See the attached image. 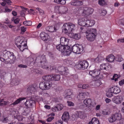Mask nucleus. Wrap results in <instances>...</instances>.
<instances>
[{"label": "nucleus", "instance_id": "32", "mask_svg": "<svg viewBox=\"0 0 124 124\" xmlns=\"http://www.w3.org/2000/svg\"><path fill=\"white\" fill-rule=\"evenodd\" d=\"M87 27H91L94 25L95 23V22L93 20H89L87 19Z\"/></svg>", "mask_w": 124, "mask_h": 124}, {"label": "nucleus", "instance_id": "42", "mask_svg": "<svg viewBox=\"0 0 124 124\" xmlns=\"http://www.w3.org/2000/svg\"><path fill=\"white\" fill-rule=\"evenodd\" d=\"M40 97L38 96L34 95L33 96L31 97V100H33L35 101H39V98Z\"/></svg>", "mask_w": 124, "mask_h": 124}, {"label": "nucleus", "instance_id": "37", "mask_svg": "<svg viewBox=\"0 0 124 124\" xmlns=\"http://www.w3.org/2000/svg\"><path fill=\"white\" fill-rule=\"evenodd\" d=\"M26 99V98H20L18 99H17V100L14 101L12 104V105H16L18 104L21 101H22L24 99Z\"/></svg>", "mask_w": 124, "mask_h": 124}, {"label": "nucleus", "instance_id": "61", "mask_svg": "<svg viewBox=\"0 0 124 124\" xmlns=\"http://www.w3.org/2000/svg\"><path fill=\"white\" fill-rule=\"evenodd\" d=\"M94 61L95 62H101L98 56L97 57L94 59Z\"/></svg>", "mask_w": 124, "mask_h": 124}, {"label": "nucleus", "instance_id": "64", "mask_svg": "<svg viewBox=\"0 0 124 124\" xmlns=\"http://www.w3.org/2000/svg\"><path fill=\"white\" fill-rule=\"evenodd\" d=\"M102 114L104 115H108L109 114V113L108 111H102Z\"/></svg>", "mask_w": 124, "mask_h": 124}, {"label": "nucleus", "instance_id": "3", "mask_svg": "<svg viewBox=\"0 0 124 124\" xmlns=\"http://www.w3.org/2000/svg\"><path fill=\"white\" fill-rule=\"evenodd\" d=\"M57 49L62 52V54L64 56L69 55L71 53V49L69 46H65L60 43L56 46Z\"/></svg>", "mask_w": 124, "mask_h": 124}, {"label": "nucleus", "instance_id": "55", "mask_svg": "<svg viewBox=\"0 0 124 124\" xmlns=\"http://www.w3.org/2000/svg\"><path fill=\"white\" fill-rule=\"evenodd\" d=\"M51 110L55 112L57 111L58 110V109L57 107L54 106L51 108Z\"/></svg>", "mask_w": 124, "mask_h": 124}, {"label": "nucleus", "instance_id": "49", "mask_svg": "<svg viewBox=\"0 0 124 124\" xmlns=\"http://www.w3.org/2000/svg\"><path fill=\"white\" fill-rule=\"evenodd\" d=\"M7 103V102L4 101H3V100H1V101L0 102V106H3L6 104Z\"/></svg>", "mask_w": 124, "mask_h": 124}, {"label": "nucleus", "instance_id": "19", "mask_svg": "<svg viewBox=\"0 0 124 124\" xmlns=\"http://www.w3.org/2000/svg\"><path fill=\"white\" fill-rule=\"evenodd\" d=\"M70 116L68 112H65L63 114L62 118L63 121L67 122L69 120Z\"/></svg>", "mask_w": 124, "mask_h": 124}, {"label": "nucleus", "instance_id": "52", "mask_svg": "<svg viewBox=\"0 0 124 124\" xmlns=\"http://www.w3.org/2000/svg\"><path fill=\"white\" fill-rule=\"evenodd\" d=\"M63 106L62 104H59L57 105V107L58 108V110H62L63 108Z\"/></svg>", "mask_w": 124, "mask_h": 124}, {"label": "nucleus", "instance_id": "44", "mask_svg": "<svg viewBox=\"0 0 124 124\" xmlns=\"http://www.w3.org/2000/svg\"><path fill=\"white\" fill-rule=\"evenodd\" d=\"M108 121L110 123H112L115 121V119L114 118L113 115L108 119Z\"/></svg>", "mask_w": 124, "mask_h": 124}, {"label": "nucleus", "instance_id": "31", "mask_svg": "<svg viewBox=\"0 0 124 124\" xmlns=\"http://www.w3.org/2000/svg\"><path fill=\"white\" fill-rule=\"evenodd\" d=\"M86 93L89 94L88 93L86 92L80 93L79 95L77 96V97L79 100H83L85 97Z\"/></svg>", "mask_w": 124, "mask_h": 124}, {"label": "nucleus", "instance_id": "26", "mask_svg": "<svg viewBox=\"0 0 124 124\" xmlns=\"http://www.w3.org/2000/svg\"><path fill=\"white\" fill-rule=\"evenodd\" d=\"M115 58V57L113 55L110 54L107 56L106 59L109 62H112L114 61Z\"/></svg>", "mask_w": 124, "mask_h": 124}, {"label": "nucleus", "instance_id": "8", "mask_svg": "<svg viewBox=\"0 0 124 124\" xmlns=\"http://www.w3.org/2000/svg\"><path fill=\"white\" fill-rule=\"evenodd\" d=\"M40 59V63L41 64V66L42 68L47 70L50 69V70L55 69V66H50V68L49 69V67L47 65V63L46 62L45 56L44 55H42Z\"/></svg>", "mask_w": 124, "mask_h": 124}, {"label": "nucleus", "instance_id": "38", "mask_svg": "<svg viewBox=\"0 0 124 124\" xmlns=\"http://www.w3.org/2000/svg\"><path fill=\"white\" fill-rule=\"evenodd\" d=\"M54 1L56 3L62 5L65 4L66 3V1L65 0H54Z\"/></svg>", "mask_w": 124, "mask_h": 124}, {"label": "nucleus", "instance_id": "54", "mask_svg": "<svg viewBox=\"0 0 124 124\" xmlns=\"http://www.w3.org/2000/svg\"><path fill=\"white\" fill-rule=\"evenodd\" d=\"M54 118V117L53 116H51L48 118L46 120V121L47 122H50Z\"/></svg>", "mask_w": 124, "mask_h": 124}, {"label": "nucleus", "instance_id": "35", "mask_svg": "<svg viewBox=\"0 0 124 124\" xmlns=\"http://www.w3.org/2000/svg\"><path fill=\"white\" fill-rule=\"evenodd\" d=\"M46 30L47 31L50 32H54V31H55V27L52 26L47 27L46 28Z\"/></svg>", "mask_w": 124, "mask_h": 124}, {"label": "nucleus", "instance_id": "62", "mask_svg": "<svg viewBox=\"0 0 124 124\" xmlns=\"http://www.w3.org/2000/svg\"><path fill=\"white\" fill-rule=\"evenodd\" d=\"M111 100L108 98H106L105 100V101L106 103H108L111 101Z\"/></svg>", "mask_w": 124, "mask_h": 124}, {"label": "nucleus", "instance_id": "33", "mask_svg": "<svg viewBox=\"0 0 124 124\" xmlns=\"http://www.w3.org/2000/svg\"><path fill=\"white\" fill-rule=\"evenodd\" d=\"M100 124L98 119L95 117L93 118L92 119L91 121L89 122V124Z\"/></svg>", "mask_w": 124, "mask_h": 124}, {"label": "nucleus", "instance_id": "18", "mask_svg": "<svg viewBox=\"0 0 124 124\" xmlns=\"http://www.w3.org/2000/svg\"><path fill=\"white\" fill-rule=\"evenodd\" d=\"M69 36L70 37L77 40L80 39L81 37L80 33L74 34L70 33L69 34Z\"/></svg>", "mask_w": 124, "mask_h": 124}, {"label": "nucleus", "instance_id": "7", "mask_svg": "<svg viewBox=\"0 0 124 124\" xmlns=\"http://www.w3.org/2000/svg\"><path fill=\"white\" fill-rule=\"evenodd\" d=\"M75 25L71 23H67L64 24L62 27V32L65 33H70V32L74 30Z\"/></svg>", "mask_w": 124, "mask_h": 124}, {"label": "nucleus", "instance_id": "50", "mask_svg": "<svg viewBox=\"0 0 124 124\" xmlns=\"http://www.w3.org/2000/svg\"><path fill=\"white\" fill-rule=\"evenodd\" d=\"M107 13V12L105 9H102L101 12V15L103 16H104L106 15Z\"/></svg>", "mask_w": 124, "mask_h": 124}, {"label": "nucleus", "instance_id": "40", "mask_svg": "<svg viewBox=\"0 0 124 124\" xmlns=\"http://www.w3.org/2000/svg\"><path fill=\"white\" fill-rule=\"evenodd\" d=\"M72 119L73 120H76L78 117V112H76L74 114H73L72 116Z\"/></svg>", "mask_w": 124, "mask_h": 124}, {"label": "nucleus", "instance_id": "12", "mask_svg": "<svg viewBox=\"0 0 124 124\" xmlns=\"http://www.w3.org/2000/svg\"><path fill=\"white\" fill-rule=\"evenodd\" d=\"M94 9L93 8L86 7L84 8L82 13V15L84 16H87L91 15L93 12Z\"/></svg>", "mask_w": 124, "mask_h": 124}, {"label": "nucleus", "instance_id": "11", "mask_svg": "<svg viewBox=\"0 0 124 124\" xmlns=\"http://www.w3.org/2000/svg\"><path fill=\"white\" fill-rule=\"evenodd\" d=\"M66 8L65 7L57 6L54 8V12L56 13L62 14L66 12Z\"/></svg>", "mask_w": 124, "mask_h": 124}, {"label": "nucleus", "instance_id": "15", "mask_svg": "<svg viewBox=\"0 0 124 124\" xmlns=\"http://www.w3.org/2000/svg\"><path fill=\"white\" fill-rule=\"evenodd\" d=\"M87 19L85 18H80L78 20V24L79 25L87 27Z\"/></svg>", "mask_w": 124, "mask_h": 124}, {"label": "nucleus", "instance_id": "10", "mask_svg": "<svg viewBox=\"0 0 124 124\" xmlns=\"http://www.w3.org/2000/svg\"><path fill=\"white\" fill-rule=\"evenodd\" d=\"M89 74L94 79L95 81L99 80L101 78V76L100 75V71L97 70H93L90 71L89 72Z\"/></svg>", "mask_w": 124, "mask_h": 124}, {"label": "nucleus", "instance_id": "51", "mask_svg": "<svg viewBox=\"0 0 124 124\" xmlns=\"http://www.w3.org/2000/svg\"><path fill=\"white\" fill-rule=\"evenodd\" d=\"M1 121L3 122L6 123L8 121V120L7 117H4L1 119Z\"/></svg>", "mask_w": 124, "mask_h": 124}, {"label": "nucleus", "instance_id": "21", "mask_svg": "<svg viewBox=\"0 0 124 124\" xmlns=\"http://www.w3.org/2000/svg\"><path fill=\"white\" fill-rule=\"evenodd\" d=\"M40 36L41 39L44 40H47L49 38L48 34L45 32H43L40 34Z\"/></svg>", "mask_w": 124, "mask_h": 124}, {"label": "nucleus", "instance_id": "36", "mask_svg": "<svg viewBox=\"0 0 124 124\" xmlns=\"http://www.w3.org/2000/svg\"><path fill=\"white\" fill-rule=\"evenodd\" d=\"M78 117L81 119H84L85 117V113L83 112L79 111L78 112Z\"/></svg>", "mask_w": 124, "mask_h": 124}, {"label": "nucleus", "instance_id": "57", "mask_svg": "<svg viewBox=\"0 0 124 124\" xmlns=\"http://www.w3.org/2000/svg\"><path fill=\"white\" fill-rule=\"evenodd\" d=\"M21 29L22 32H24L26 31V28L24 26H22L21 27Z\"/></svg>", "mask_w": 124, "mask_h": 124}, {"label": "nucleus", "instance_id": "5", "mask_svg": "<svg viewBox=\"0 0 124 124\" xmlns=\"http://www.w3.org/2000/svg\"><path fill=\"white\" fill-rule=\"evenodd\" d=\"M3 55L5 58L6 63L12 64L15 61V57L14 56L13 53L12 52L7 51Z\"/></svg>", "mask_w": 124, "mask_h": 124}, {"label": "nucleus", "instance_id": "28", "mask_svg": "<svg viewBox=\"0 0 124 124\" xmlns=\"http://www.w3.org/2000/svg\"><path fill=\"white\" fill-rule=\"evenodd\" d=\"M20 7L22 9L23 11L24 12L27 11L28 13L30 14H34V10L32 9H30L29 10H28L27 8H24V7L21 6Z\"/></svg>", "mask_w": 124, "mask_h": 124}, {"label": "nucleus", "instance_id": "48", "mask_svg": "<svg viewBox=\"0 0 124 124\" xmlns=\"http://www.w3.org/2000/svg\"><path fill=\"white\" fill-rule=\"evenodd\" d=\"M11 20L12 21H13L14 23L16 24L18 23L20 21L19 19L18 18H16L14 19V18H12L11 19Z\"/></svg>", "mask_w": 124, "mask_h": 124}, {"label": "nucleus", "instance_id": "29", "mask_svg": "<svg viewBox=\"0 0 124 124\" xmlns=\"http://www.w3.org/2000/svg\"><path fill=\"white\" fill-rule=\"evenodd\" d=\"M35 103V101L31 99L30 100H27L26 101L25 103V104L26 106L29 107H30L32 106V103Z\"/></svg>", "mask_w": 124, "mask_h": 124}, {"label": "nucleus", "instance_id": "14", "mask_svg": "<svg viewBox=\"0 0 124 124\" xmlns=\"http://www.w3.org/2000/svg\"><path fill=\"white\" fill-rule=\"evenodd\" d=\"M123 100V98L120 96H114L112 99L113 102L117 104L121 103Z\"/></svg>", "mask_w": 124, "mask_h": 124}, {"label": "nucleus", "instance_id": "41", "mask_svg": "<svg viewBox=\"0 0 124 124\" xmlns=\"http://www.w3.org/2000/svg\"><path fill=\"white\" fill-rule=\"evenodd\" d=\"M116 60L118 62H121L123 60V59L122 58L121 55H118L116 56Z\"/></svg>", "mask_w": 124, "mask_h": 124}, {"label": "nucleus", "instance_id": "34", "mask_svg": "<svg viewBox=\"0 0 124 124\" xmlns=\"http://www.w3.org/2000/svg\"><path fill=\"white\" fill-rule=\"evenodd\" d=\"M98 4L100 6H103L107 5V1L106 0H99Z\"/></svg>", "mask_w": 124, "mask_h": 124}, {"label": "nucleus", "instance_id": "63", "mask_svg": "<svg viewBox=\"0 0 124 124\" xmlns=\"http://www.w3.org/2000/svg\"><path fill=\"white\" fill-rule=\"evenodd\" d=\"M18 67L20 68H26L27 67V66L26 65L23 64H20L18 65Z\"/></svg>", "mask_w": 124, "mask_h": 124}, {"label": "nucleus", "instance_id": "46", "mask_svg": "<svg viewBox=\"0 0 124 124\" xmlns=\"http://www.w3.org/2000/svg\"><path fill=\"white\" fill-rule=\"evenodd\" d=\"M36 11L37 12H39V14L40 15H42L44 13V12L43 11L39 8H36Z\"/></svg>", "mask_w": 124, "mask_h": 124}, {"label": "nucleus", "instance_id": "1", "mask_svg": "<svg viewBox=\"0 0 124 124\" xmlns=\"http://www.w3.org/2000/svg\"><path fill=\"white\" fill-rule=\"evenodd\" d=\"M42 78L45 81L40 83L39 87L41 89L46 90L48 89L51 87L52 84V80L58 81L60 77L59 75H45Z\"/></svg>", "mask_w": 124, "mask_h": 124}, {"label": "nucleus", "instance_id": "20", "mask_svg": "<svg viewBox=\"0 0 124 124\" xmlns=\"http://www.w3.org/2000/svg\"><path fill=\"white\" fill-rule=\"evenodd\" d=\"M116 121V120H120L119 123L120 124H124L123 123H121V121H122L124 120L121 119L122 118V116L120 114L116 113L115 114L112 115Z\"/></svg>", "mask_w": 124, "mask_h": 124}, {"label": "nucleus", "instance_id": "53", "mask_svg": "<svg viewBox=\"0 0 124 124\" xmlns=\"http://www.w3.org/2000/svg\"><path fill=\"white\" fill-rule=\"evenodd\" d=\"M67 103L68 106H73L74 105V103L71 101H68Z\"/></svg>", "mask_w": 124, "mask_h": 124}, {"label": "nucleus", "instance_id": "43", "mask_svg": "<svg viewBox=\"0 0 124 124\" xmlns=\"http://www.w3.org/2000/svg\"><path fill=\"white\" fill-rule=\"evenodd\" d=\"M120 77V76L117 74H115L111 78L112 80H114L115 81H117L118 79Z\"/></svg>", "mask_w": 124, "mask_h": 124}, {"label": "nucleus", "instance_id": "23", "mask_svg": "<svg viewBox=\"0 0 124 124\" xmlns=\"http://www.w3.org/2000/svg\"><path fill=\"white\" fill-rule=\"evenodd\" d=\"M69 41V39L65 37H62L60 38V43L65 46H68V44Z\"/></svg>", "mask_w": 124, "mask_h": 124}, {"label": "nucleus", "instance_id": "2", "mask_svg": "<svg viewBox=\"0 0 124 124\" xmlns=\"http://www.w3.org/2000/svg\"><path fill=\"white\" fill-rule=\"evenodd\" d=\"M27 38L22 36L16 37L15 40V43L20 51L22 52L27 48Z\"/></svg>", "mask_w": 124, "mask_h": 124}, {"label": "nucleus", "instance_id": "6", "mask_svg": "<svg viewBox=\"0 0 124 124\" xmlns=\"http://www.w3.org/2000/svg\"><path fill=\"white\" fill-rule=\"evenodd\" d=\"M121 91L119 87L117 86H114L110 87L108 91L107 92L106 96L108 97H110L113 95V93L117 94L119 93Z\"/></svg>", "mask_w": 124, "mask_h": 124}, {"label": "nucleus", "instance_id": "17", "mask_svg": "<svg viewBox=\"0 0 124 124\" xmlns=\"http://www.w3.org/2000/svg\"><path fill=\"white\" fill-rule=\"evenodd\" d=\"M12 114L15 115V118L17 119L19 121H22L24 118L23 117L19 115V113L18 111H13Z\"/></svg>", "mask_w": 124, "mask_h": 124}, {"label": "nucleus", "instance_id": "16", "mask_svg": "<svg viewBox=\"0 0 124 124\" xmlns=\"http://www.w3.org/2000/svg\"><path fill=\"white\" fill-rule=\"evenodd\" d=\"M88 65V63L87 61H83L80 62L78 67L80 69H84L87 68Z\"/></svg>", "mask_w": 124, "mask_h": 124}, {"label": "nucleus", "instance_id": "39", "mask_svg": "<svg viewBox=\"0 0 124 124\" xmlns=\"http://www.w3.org/2000/svg\"><path fill=\"white\" fill-rule=\"evenodd\" d=\"M30 112V110L29 108H26L22 114V115L23 116H26L28 115Z\"/></svg>", "mask_w": 124, "mask_h": 124}, {"label": "nucleus", "instance_id": "9", "mask_svg": "<svg viewBox=\"0 0 124 124\" xmlns=\"http://www.w3.org/2000/svg\"><path fill=\"white\" fill-rule=\"evenodd\" d=\"M71 49V52L76 54H80L82 52L83 50V48L81 45L78 44H76L73 46Z\"/></svg>", "mask_w": 124, "mask_h": 124}, {"label": "nucleus", "instance_id": "4", "mask_svg": "<svg viewBox=\"0 0 124 124\" xmlns=\"http://www.w3.org/2000/svg\"><path fill=\"white\" fill-rule=\"evenodd\" d=\"M86 34V39L89 41H93L95 39L97 33L95 28H91L89 31L85 32Z\"/></svg>", "mask_w": 124, "mask_h": 124}, {"label": "nucleus", "instance_id": "13", "mask_svg": "<svg viewBox=\"0 0 124 124\" xmlns=\"http://www.w3.org/2000/svg\"><path fill=\"white\" fill-rule=\"evenodd\" d=\"M37 87L36 85L33 84L27 88V92L28 93L32 94L36 93L37 91Z\"/></svg>", "mask_w": 124, "mask_h": 124}, {"label": "nucleus", "instance_id": "24", "mask_svg": "<svg viewBox=\"0 0 124 124\" xmlns=\"http://www.w3.org/2000/svg\"><path fill=\"white\" fill-rule=\"evenodd\" d=\"M100 67L101 70H109V67H111V66L107 63H104L100 65Z\"/></svg>", "mask_w": 124, "mask_h": 124}, {"label": "nucleus", "instance_id": "47", "mask_svg": "<svg viewBox=\"0 0 124 124\" xmlns=\"http://www.w3.org/2000/svg\"><path fill=\"white\" fill-rule=\"evenodd\" d=\"M12 11V9L7 8H5L2 10V12H10Z\"/></svg>", "mask_w": 124, "mask_h": 124}, {"label": "nucleus", "instance_id": "22", "mask_svg": "<svg viewBox=\"0 0 124 124\" xmlns=\"http://www.w3.org/2000/svg\"><path fill=\"white\" fill-rule=\"evenodd\" d=\"M85 0H73L70 2L71 5H73L79 6L83 4L82 1Z\"/></svg>", "mask_w": 124, "mask_h": 124}, {"label": "nucleus", "instance_id": "60", "mask_svg": "<svg viewBox=\"0 0 124 124\" xmlns=\"http://www.w3.org/2000/svg\"><path fill=\"white\" fill-rule=\"evenodd\" d=\"M119 85L121 86L124 84V79H123L121 80L119 82Z\"/></svg>", "mask_w": 124, "mask_h": 124}, {"label": "nucleus", "instance_id": "59", "mask_svg": "<svg viewBox=\"0 0 124 124\" xmlns=\"http://www.w3.org/2000/svg\"><path fill=\"white\" fill-rule=\"evenodd\" d=\"M33 118L31 116L29 117L28 118V120L27 121L29 122H33Z\"/></svg>", "mask_w": 124, "mask_h": 124}, {"label": "nucleus", "instance_id": "27", "mask_svg": "<svg viewBox=\"0 0 124 124\" xmlns=\"http://www.w3.org/2000/svg\"><path fill=\"white\" fill-rule=\"evenodd\" d=\"M91 103V100L90 99H85L84 101V104L82 106L84 107L90 106Z\"/></svg>", "mask_w": 124, "mask_h": 124}, {"label": "nucleus", "instance_id": "25", "mask_svg": "<svg viewBox=\"0 0 124 124\" xmlns=\"http://www.w3.org/2000/svg\"><path fill=\"white\" fill-rule=\"evenodd\" d=\"M65 70V68L63 66L59 67L58 68L57 70L59 72H62V74H63L65 76L67 75V71L66 70Z\"/></svg>", "mask_w": 124, "mask_h": 124}, {"label": "nucleus", "instance_id": "58", "mask_svg": "<svg viewBox=\"0 0 124 124\" xmlns=\"http://www.w3.org/2000/svg\"><path fill=\"white\" fill-rule=\"evenodd\" d=\"M89 87V85L88 84H84L83 85V89H85L88 88Z\"/></svg>", "mask_w": 124, "mask_h": 124}, {"label": "nucleus", "instance_id": "56", "mask_svg": "<svg viewBox=\"0 0 124 124\" xmlns=\"http://www.w3.org/2000/svg\"><path fill=\"white\" fill-rule=\"evenodd\" d=\"M98 56L101 61L102 60H104V58L103 56L101 54L99 55Z\"/></svg>", "mask_w": 124, "mask_h": 124}, {"label": "nucleus", "instance_id": "45", "mask_svg": "<svg viewBox=\"0 0 124 124\" xmlns=\"http://www.w3.org/2000/svg\"><path fill=\"white\" fill-rule=\"evenodd\" d=\"M32 23L30 21H25L23 23V24L25 26H30L31 25Z\"/></svg>", "mask_w": 124, "mask_h": 124}, {"label": "nucleus", "instance_id": "30", "mask_svg": "<svg viewBox=\"0 0 124 124\" xmlns=\"http://www.w3.org/2000/svg\"><path fill=\"white\" fill-rule=\"evenodd\" d=\"M65 93L66 94L65 96L67 98H68V97L70 98L71 97V96L72 95V91L71 89L67 90L65 91Z\"/></svg>", "mask_w": 124, "mask_h": 124}]
</instances>
